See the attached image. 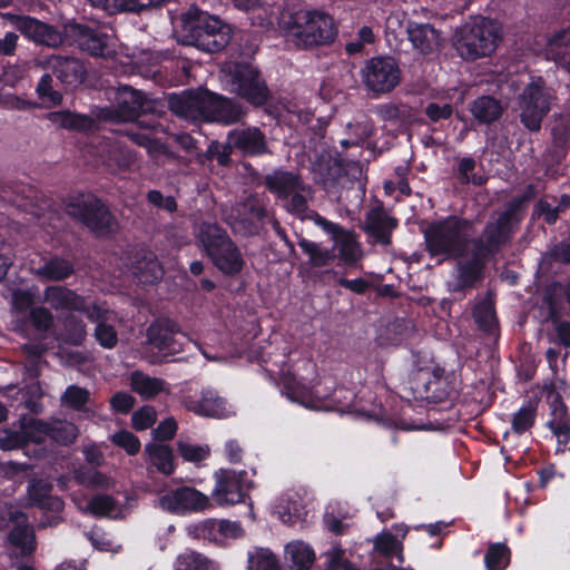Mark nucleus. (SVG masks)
<instances>
[{"label":"nucleus","instance_id":"nucleus-1","mask_svg":"<svg viewBox=\"0 0 570 570\" xmlns=\"http://www.w3.org/2000/svg\"><path fill=\"white\" fill-rule=\"evenodd\" d=\"M278 26L291 41L305 49L332 43L337 35L333 18L316 9H285Z\"/></svg>","mask_w":570,"mask_h":570},{"label":"nucleus","instance_id":"nucleus-2","mask_svg":"<svg viewBox=\"0 0 570 570\" xmlns=\"http://www.w3.org/2000/svg\"><path fill=\"white\" fill-rule=\"evenodd\" d=\"M510 224L511 214L503 212L494 222H490L487 225L482 237L479 240H473L471 258L460 263L456 281L449 283L451 291L459 292L474 285L480 278L485 257L507 239Z\"/></svg>","mask_w":570,"mask_h":570},{"label":"nucleus","instance_id":"nucleus-3","mask_svg":"<svg viewBox=\"0 0 570 570\" xmlns=\"http://www.w3.org/2000/svg\"><path fill=\"white\" fill-rule=\"evenodd\" d=\"M474 235L473 224L459 217H448L433 223L424 230L428 252L442 261L462 258Z\"/></svg>","mask_w":570,"mask_h":570},{"label":"nucleus","instance_id":"nucleus-4","mask_svg":"<svg viewBox=\"0 0 570 570\" xmlns=\"http://www.w3.org/2000/svg\"><path fill=\"white\" fill-rule=\"evenodd\" d=\"M501 39V27L497 21L478 18L456 29L453 46L461 58L474 61L491 56Z\"/></svg>","mask_w":570,"mask_h":570},{"label":"nucleus","instance_id":"nucleus-5","mask_svg":"<svg viewBox=\"0 0 570 570\" xmlns=\"http://www.w3.org/2000/svg\"><path fill=\"white\" fill-rule=\"evenodd\" d=\"M186 42L206 52L224 49L230 41L232 30L216 16L195 7L181 16Z\"/></svg>","mask_w":570,"mask_h":570},{"label":"nucleus","instance_id":"nucleus-6","mask_svg":"<svg viewBox=\"0 0 570 570\" xmlns=\"http://www.w3.org/2000/svg\"><path fill=\"white\" fill-rule=\"evenodd\" d=\"M197 238L213 264L226 275L238 274L244 266V258L237 246L224 229L215 223H203Z\"/></svg>","mask_w":570,"mask_h":570},{"label":"nucleus","instance_id":"nucleus-7","mask_svg":"<svg viewBox=\"0 0 570 570\" xmlns=\"http://www.w3.org/2000/svg\"><path fill=\"white\" fill-rule=\"evenodd\" d=\"M554 100L553 90L541 78L529 82L518 98L522 125L531 131L539 130Z\"/></svg>","mask_w":570,"mask_h":570},{"label":"nucleus","instance_id":"nucleus-8","mask_svg":"<svg viewBox=\"0 0 570 570\" xmlns=\"http://www.w3.org/2000/svg\"><path fill=\"white\" fill-rule=\"evenodd\" d=\"M222 73L230 91L242 96L248 102L261 106L267 100V88L253 66L228 62L222 68Z\"/></svg>","mask_w":570,"mask_h":570},{"label":"nucleus","instance_id":"nucleus-9","mask_svg":"<svg viewBox=\"0 0 570 570\" xmlns=\"http://www.w3.org/2000/svg\"><path fill=\"white\" fill-rule=\"evenodd\" d=\"M68 213L97 235H107L117 228V222L107 207L92 195L75 197L67 206Z\"/></svg>","mask_w":570,"mask_h":570},{"label":"nucleus","instance_id":"nucleus-10","mask_svg":"<svg viewBox=\"0 0 570 570\" xmlns=\"http://www.w3.org/2000/svg\"><path fill=\"white\" fill-rule=\"evenodd\" d=\"M363 80L371 91L386 94L392 91L400 83L401 70L393 58H372L363 69Z\"/></svg>","mask_w":570,"mask_h":570},{"label":"nucleus","instance_id":"nucleus-11","mask_svg":"<svg viewBox=\"0 0 570 570\" xmlns=\"http://www.w3.org/2000/svg\"><path fill=\"white\" fill-rule=\"evenodd\" d=\"M246 472L230 469H219L215 472V487L212 493L215 502L220 505H234L245 501L247 485Z\"/></svg>","mask_w":570,"mask_h":570},{"label":"nucleus","instance_id":"nucleus-12","mask_svg":"<svg viewBox=\"0 0 570 570\" xmlns=\"http://www.w3.org/2000/svg\"><path fill=\"white\" fill-rule=\"evenodd\" d=\"M184 406L196 415L226 419L235 414L234 407L213 389H203L199 394L186 395Z\"/></svg>","mask_w":570,"mask_h":570},{"label":"nucleus","instance_id":"nucleus-13","mask_svg":"<svg viewBox=\"0 0 570 570\" xmlns=\"http://www.w3.org/2000/svg\"><path fill=\"white\" fill-rule=\"evenodd\" d=\"M158 505L168 512L184 514L198 512L210 505L209 498L199 490L181 487L170 491L158 499Z\"/></svg>","mask_w":570,"mask_h":570},{"label":"nucleus","instance_id":"nucleus-14","mask_svg":"<svg viewBox=\"0 0 570 570\" xmlns=\"http://www.w3.org/2000/svg\"><path fill=\"white\" fill-rule=\"evenodd\" d=\"M313 219L318 227L332 236L338 257L345 264L353 265L362 258L361 246L352 232L344 229L318 214H313Z\"/></svg>","mask_w":570,"mask_h":570},{"label":"nucleus","instance_id":"nucleus-15","mask_svg":"<svg viewBox=\"0 0 570 570\" xmlns=\"http://www.w3.org/2000/svg\"><path fill=\"white\" fill-rule=\"evenodd\" d=\"M265 215L266 208L263 199L258 196H249L244 203L232 207L226 215V220L234 229L250 234L256 230Z\"/></svg>","mask_w":570,"mask_h":570},{"label":"nucleus","instance_id":"nucleus-16","mask_svg":"<svg viewBox=\"0 0 570 570\" xmlns=\"http://www.w3.org/2000/svg\"><path fill=\"white\" fill-rule=\"evenodd\" d=\"M150 109V102L144 97L140 91L135 90L129 86H122L116 94V107L106 115V118L118 121L135 120L140 112H146Z\"/></svg>","mask_w":570,"mask_h":570},{"label":"nucleus","instance_id":"nucleus-17","mask_svg":"<svg viewBox=\"0 0 570 570\" xmlns=\"http://www.w3.org/2000/svg\"><path fill=\"white\" fill-rule=\"evenodd\" d=\"M445 380L436 371L429 368L417 370L411 381L410 389L416 400L442 401L448 392L444 389Z\"/></svg>","mask_w":570,"mask_h":570},{"label":"nucleus","instance_id":"nucleus-18","mask_svg":"<svg viewBox=\"0 0 570 570\" xmlns=\"http://www.w3.org/2000/svg\"><path fill=\"white\" fill-rule=\"evenodd\" d=\"M43 301L56 311H76L87 315L89 308L95 305L86 297L63 286H48L43 293Z\"/></svg>","mask_w":570,"mask_h":570},{"label":"nucleus","instance_id":"nucleus-19","mask_svg":"<svg viewBox=\"0 0 570 570\" xmlns=\"http://www.w3.org/2000/svg\"><path fill=\"white\" fill-rule=\"evenodd\" d=\"M308 492L304 488L286 490L275 505V512L284 523H295L307 514Z\"/></svg>","mask_w":570,"mask_h":570},{"label":"nucleus","instance_id":"nucleus-20","mask_svg":"<svg viewBox=\"0 0 570 570\" xmlns=\"http://www.w3.org/2000/svg\"><path fill=\"white\" fill-rule=\"evenodd\" d=\"M203 104V121L230 124L237 121L243 115L242 109L232 100L206 90H204Z\"/></svg>","mask_w":570,"mask_h":570},{"label":"nucleus","instance_id":"nucleus-21","mask_svg":"<svg viewBox=\"0 0 570 570\" xmlns=\"http://www.w3.org/2000/svg\"><path fill=\"white\" fill-rule=\"evenodd\" d=\"M86 316L97 324L94 336L98 344L104 348H114L118 343V335L109 322L115 318V314L104 305L95 304Z\"/></svg>","mask_w":570,"mask_h":570},{"label":"nucleus","instance_id":"nucleus-22","mask_svg":"<svg viewBox=\"0 0 570 570\" xmlns=\"http://www.w3.org/2000/svg\"><path fill=\"white\" fill-rule=\"evenodd\" d=\"M178 333L179 327L174 321L169 318L157 320L147 330L148 343L161 352L177 353L180 351L176 341Z\"/></svg>","mask_w":570,"mask_h":570},{"label":"nucleus","instance_id":"nucleus-23","mask_svg":"<svg viewBox=\"0 0 570 570\" xmlns=\"http://www.w3.org/2000/svg\"><path fill=\"white\" fill-rule=\"evenodd\" d=\"M204 90L185 91L168 98L169 109L180 118L190 121H203Z\"/></svg>","mask_w":570,"mask_h":570},{"label":"nucleus","instance_id":"nucleus-24","mask_svg":"<svg viewBox=\"0 0 570 570\" xmlns=\"http://www.w3.org/2000/svg\"><path fill=\"white\" fill-rule=\"evenodd\" d=\"M228 147L244 155H262L267 150L265 135L255 127L235 129L228 134Z\"/></svg>","mask_w":570,"mask_h":570},{"label":"nucleus","instance_id":"nucleus-25","mask_svg":"<svg viewBox=\"0 0 570 570\" xmlns=\"http://www.w3.org/2000/svg\"><path fill=\"white\" fill-rule=\"evenodd\" d=\"M407 38L413 48L422 55H430L441 46V35L429 23L409 22Z\"/></svg>","mask_w":570,"mask_h":570},{"label":"nucleus","instance_id":"nucleus-26","mask_svg":"<svg viewBox=\"0 0 570 570\" xmlns=\"http://www.w3.org/2000/svg\"><path fill=\"white\" fill-rule=\"evenodd\" d=\"M76 41L83 51L91 56L108 58L114 53L108 35L85 26L76 28Z\"/></svg>","mask_w":570,"mask_h":570},{"label":"nucleus","instance_id":"nucleus-27","mask_svg":"<svg viewBox=\"0 0 570 570\" xmlns=\"http://www.w3.org/2000/svg\"><path fill=\"white\" fill-rule=\"evenodd\" d=\"M49 65L60 82L69 87L80 85L86 75L83 65L75 58L55 56L50 58Z\"/></svg>","mask_w":570,"mask_h":570},{"label":"nucleus","instance_id":"nucleus-28","mask_svg":"<svg viewBox=\"0 0 570 570\" xmlns=\"http://www.w3.org/2000/svg\"><path fill=\"white\" fill-rule=\"evenodd\" d=\"M396 226V220L391 217L383 208H372L365 219V230L377 242L387 245L390 234Z\"/></svg>","mask_w":570,"mask_h":570},{"label":"nucleus","instance_id":"nucleus-29","mask_svg":"<svg viewBox=\"0 0 570 570\" xmlns=\"http://www.w3.org/2000/svg\"><path fill=\"white\" fill-rule=\"evenodd\" d=\"M303 183L298 175L281 169L265 176L267 189L281 199L288 198Z\"/></svg>","mask_w":570,"mask_h":570},{"label":"nucleus","instance_id":"nucleus-30","mask_svg":"<svg viewBox=\"0 0 570 570\" xmlns=\"http://www.w3.org/2000/svg\"><path fill=\"white\" fill-rule=\"evenodd\" d=\"M130 387L145 400L154 399L161 393L169 394L170 392L167 382L139 371L130 374Z\"/></svg>","mask_w":570,"mask_h":570},{"label":"nucleus","instance_id":"nucleus-31","mask_svg":"<svg viewBox=\"0 0 570 570\" xmlns=\"http://www.w3.org/2000/svg\"><path fill=\"white\" fill-rule=\"evenodd\" d=\"M51 484L43 480H32L28 487L29 501L42 510L60 512L63 502L60 498L50 494Z\"/></svg>","mask_w":570,"mask_h":570},{"label":"nucleus","instance_id":"nucleus-32","mask_svg":"<svg viewBox=\"0 0 570 570\" xmlns=\"http://www.w3.org/2000/svg\"><path fill=\"white\" fill-rule=\"evenodd\" d=\"M20 519L17 525L10 530L8 541L20 556H29L36 550L35 533L26 518L21 515Z\"/></svg>","mask_w":570,"mask_h":570},{"label":"nucleus","instance_id":"nucleus-33","mask_svg":"<svg viewBox=\"0 0 570 570\" xmlns=\"http://www.w3.org/2000/svg\"><path fill=\"white\" fill-rule=\"evenodd\" d=\"M544 55L560 67L567 63L570 59V28L560 30L547 39Z\"/></svg>","mask_w":570,"mask_h":570},{"label":"nucleus","instance_id":"nucleus-34","mask_svg":"<svg viewBox=\"0 0 570 570\" xmlns=\"http://www.w3.org/2000/svg\"><path fill=\"white\" fill-rule=\"evenodd\" d=\"M284 557L292 570H309L315 560L313 549L303 541L289 542L285 547Z\"/></svg>","mask_w":570,"mask_h":570},{"label":"nucleus","instance_id":"nucleus-35","mask_svg":"<svg viewBox=\"0 0 570 570\" xmlns=\"http://www.w3.org/2000/svg\"><path fill=\"white\" fill-rule=\"evenodd\" d=\"M175 570H220L219 564L195 550L180 552L174 562Z\"/></svg>","mask_w":570,"mask_h":570},{"label":"nucleus","instance_id":"nucleus-36","mask_svg":"<svg viewBox=\"0 0 570 570\" xmlns=\"http://www.w3.org/2000/svg\"><path fill=\"white\" fill-rule=\"evenodd\" d=\"M75 268L71 262L61 257H51L35 269V275L46 281H63L72 275Z\"/></svg>","mask_w":570,"mask_h":570},{"label":"nucleus","instance_id":"nucleus-37","mask_svg":"<svg viewBox=\"0 0 570 570\" xmlns=\"http://www.w3.org/2000/svg\"><path fill=\"white\" fill-rule=\"evenodd\" d=\"M73 502L81 512L96 517L116 518L120 512L118 504L109 495H95L86 504L77 501V498L73 497Z\"/></svg>","mask_w":570,"mask_h":570},{"label":"nucleus","instance_id":"nucleus-38","mask_svg":"<svg viewBox=\"0 0 570 570\" xmlns=\"http://www.w3.org/2000/svg\"><path fill=\"white\" fill-rule=\"evenodd\" d=\"M149 462L161 473L169 475L175 471L173 451L168 445L151 443L145 449Z\"/></svg>","mask_w":570,"mask_h":570},{"label":"nucleus","instance_id":"nucleus-39","mask_svg":"<svg viewBox=\"0 0 570 570\" xmlns=\"http://www.w3.org/2000/svg\"><path fill=\"white\" fill-rule=\"evenodd\" d=\"M503 108L499 100L483 96L473 101L471 112L475 119L483 124H490L501 116Z\"/></svg>","mask_w":570,"mask_h":570},{"label":"nucleus","instance_id":"nucleus-40","mask_svg":"<svg viewBox=\"0 0 570 570\" xmlns=\"http://www.w3.org/2000/svg\"><path fill=\"white\" fill-rule=\"evenodd\" d=\"M134 274L142 283H154L163 277V268L151 253H147L137 258Z\"/></svg>","mask_w":570,"mask_h":570},{"label":"nucleus","instance_id":"nucleus-41","mask_svg":"<svg viewBox=\"0 0 570 570\" xmlns=\"http://www.w3.org/2000/svg\"><path fill=\"white\" fill-rule=\"evenodd\" d=\"M48 119L58 128L75 130L88 129L92 124L91 119L87 116L73 114L68 110L50 112Z\"/></svg>","mask_w":570,"mask_h":570},{"label":"nucleus","instance_id":"nucleus-42","mask_svg":"<svg viewBox=\"0 0 570 570\" xmlns=\"http://www.w3.org/2000/svg\"><path fill=\"white\" fill-rule=\"evenodd\" d=\"M130 138L139 146L146 148L148 155L155 159V161L165 164L175 159V154L169 148L156 140L150 139L142 134H131Z\"/></svg>","mask_w":570,"mask_h":570},{"label":"nucleus","instance_id":"nucleus-43","mask_svg":"<svg viewBox=\"0 0 570 570\" xmlns=\"http://www.w3.org/2000/svg\"><path fill=\"white\" fill-rule=\"evenodd\" d=\"M102 164L110 168H128L136 161V156L128 149H124L118 145L102 148Z\"/></svg>","mask_w":570,"mask_h":570},{"label":"nucleus","instance_id":"nucleus-44","mask_svg":"<svg viewBox=\"0 0 570 570\" xmlns=\"http://www.w3.org/2000/svg\"><path fill=\"white\" fill-rule=\"evenodd\" d=\"M374 549L384 558L396 557L400 563H403V544L390 532H382L374 540Z\"/></svg>","mask_w":570,"mask_h":570},{"label":"nucleus","instance_id":"nucleus-45","mask_svg":"<svg viewBox=\"0 0 570 570\" xmlns=\"http://www.w3.org/2000/svg\"><path fill=\"white\" fill-rule=\"evenodd\" d=\"M50 440L62 445L73 443L78 436V428L68 421L52 419L49 420Z\"/></svg>","mask_w":570,"mask_h":570},{"label":"nucleus","instance_id":"nucleus-46","mask_svg":"<svg viewBox=\"0 0 570 570\" xmlns=\"http://www.w3.org/2000/svg\"><path fill=\"white\" fill-rule=\"evenodd\" d=\"M26 28L35 41L39 43L56 46L60 42V35L49 24L38 20H28Z\"/></svg>","mask_w":570,"mask_h":570},{"label":"nucleus","instance_id":"nucleus-47","mask_svg":"<svg viewBox=\"0 0 570 570\" xmlns=\"http://www.w3.org/2000/svg\"><path fill=\"white\" fill-rule=\"evenodd\" d=\"M312 198V189L304 183L289 195L285 208L287 212L298 216L305 217V213L308 209V202Z\"/></svg>","mask_w":570,"mask_h":570},{"label":"nucleus","instance_id":"nucleus-48","mask_svg":"<svg viewBox=\"0 0 570 570\" xmlns=\"http://www.w3.org/2000/svg\"><path fill=\"white\" fill-rule=\"evenodd\" d=\"M26 442H32L37 444L45 443L50 440V425L49 421H42L38 419H30L22 423Z\"/></svg>","mask_w":570,"mask_h":570},{"label":"nucleus","instance_id":"nucleus-49","mask_svg":"<svg viewBox=\"0 0 570 570\" xmlns=\"http://www.w3.org/2000/svg\"><path fill=\"white\" fill-rule=\"evenodd\" d=\"M248 570H281L277 557L269 550L259 548L248 554Z\"/></svg>","mask_w":570,"mask_h":570},{"label":"nucleus","instance_id":"nucleus-50","mask_svg":"<svg viewBox=\"0 0 570 570\" xmlns=\"http://www.w3.org/2000/svg\"><path fill=\"white\" fill-rule=\"evenodd\" d=\"M89 400V391L78 385H70L61 396L62 405L76 411H87Z\"/></svg>","mask_w":570,"mask_h":570},{"label":"nucleus","instance_id":"nucleus-51","mask_svg":"<svg viewBox=\"0 0 570 570\" xmlns=\"http://www.w3.org/2000/svg\"><path fill=\"white\" fill-rule=\"evenodd\" d=\"M177 450L185 461L193 463L202 462L210 454L209 445L195 444L183 440L177 442Z\"/></svg>","mask_w":570,"mask_h":570},{"label":"nucleus","instance_id":"nucleus-52","mask_svg":"<svg viewBox=\"0 0 570 570\" xmlns=\"http://www.w3.org/2000/svg\"><path fill=\"white\" fill-rule=\"evenodd\" d=\"M373 128L372 121L366 117H362L360 120L348 125L350 138L342 140V145L347 147L364 141L372 135Z\"/></svg>","mask_w":570,"mask_h":570},{"label":"nucleus","instance_id":"nucleus-53","mask_svg":"<svg viewBox=\"0 0 570 570\" xmlns=\"http://www.w3.org/2000/svg\"><path fill=\"white\" fill-rule=\"evenodd\" d=\"M537 416V405L529 402L527 405L519 409L512 419V430L515 433H523L528 431L534 423Z\"/></svg>","mask_w":570,"mask_h":570},{"label":"nucleus","instance_id":"nucleus-54","mask_svg":"<svg viewBox=\"0 0 570 570\" xmlns=\"http://www.w3.org/2000/svg\"><path fill=\"white\" fill-rule=\"evenodd\" d=\"M484 562L488 570H503L509 563L508 548L500 543L490 546Z\"/></svg>","mask_w":570,"mask_h":570},{"label":"nucleus","instance_id":"nucleus-55","mask_svg":"<svg viewBox=\"0 0 570 570\" xmlns=\"http://www.w3.org/2000/svg\"><path fill=\"white\" fill-rule=\"evenodd\" d=\"M473 316L481 330L485 332H491L495 327V313L490 301H482L481 303H479L475 306Z\"/></svg>","mask_w":570,"mask_h":570},{"label":"nucleus","instance_id":"nucleus-56","mask_svg":"<svg viewBox=\"0 0 570 570\" xmlns=\"http://www.w3.org/2000/svg\"><path fill=\"white\" fill-rule=\"evenodd\" d=\"M22 351L26 356V371L31 379H35L39 375L41 356L45 350L39 344H26Z\"/></svg>","mask_w":570,"mask_h":570},{"label":"nucleus","instance_id":"nucleus-57","mask_svg":"<svg viewBox=\"0 0 570 570\" xmlns=\"http://www.w3.org/2000/svg\"><path fill=\"white\" fill-rule=\"evenodd\" d=\"M298 245L309 256L311 263L315 266L327 265L333 257L330 250H324L316 243L307 239H301Z\"/></svg>","mask_w":570,"mask_h":570},{"label":"nucleus","instance_id":"nucleus-58","mask_svg":"<svg viewBox=\"0 0 570 570\" xmlns=\"http://www.w3.org/2000/svg\"><path fill=\"white\" fill-rule=\"evenodd\" d=\"M166 0H114V12H139L151 7L160 6Z\"/></svg>","mask_w":570,"mask_h":570},{"label":"nucleus","instance_id":"nucleus-59","mask_svg":"<svg viewBox=\"0 0 570 570\" xmlns=\"http://www.w3.org/2000/svg\"><path fill=\"white\" fill-rule=\"evenodd\" d=\"M88 539L90 540L91 544L100 551H108L112 553H117L121 546L117 544L114 540H111L107 533H105L100 529H92L88 533Z\"/></svg>","mask_w":570,"mask_h":570},{"label":"nucleus","instance_id":"nucleus-60","mask_svg":"<svg viewBox=\"0 0 570 570\" xmlns=\"http://www.w3.org/2000/svg\"><path fill=\"white\" fill-rule=\"evenodd\" d=\"M111 441L124 449L129 455H134L140 450V442L131 432L121 430L111 436Z\"/></svg>","mask_w":570,"mask_h":570},{"label":"nucleus","instance_id":"nucleus-61","mask_svg":"<svg viewBox=\"0 0 570 570\" xmlns=\"http://www.w3.org/2000/svg\"><path fill=\"white\" fill-rule=\"evenodd\" d=\"M218 523V520H205L193 528H189V533L202 539H207L209 541L219 542L222 541V535L218 532L216 527H212V524Z\"/></svg>","mask_w":570,"mask_h":570},{"label":"nucleus","instance_id":"nucleus-62","mask_svg":"<svg viewBox=\"0 0 570 570\" xmlns=\"http://www.w3.org/2000/svg\"><path fill=\"white\" fill-rule=\"evenodd\" d=\"M156 410L150 405H146L132 414V426L138 431H142L150 428L156 422Z\"/></svg>","mask_w":570,"mask_h":570},{"label":"nucleus","instance_id":"nucleus-63","mask_svg":"<svg viewBox=\"0 0 570 570\" xmlns=\"http://www.w3.org/2000/svg\"><path fill=\"white\" fill-rule=\"evenodd\" d=\"M65 330L67 333V340L75 345L80 344L87 334L86 325L82 321L77 320L71 316L68 317L65 322Z\"/></svg>","mask_w":570,"mask_h":570},{"label":"nucleus","instance_id":"nucleus-64","mask_svg":"<svg viewBox=\"0 0 570 570\" xmlns=\"http://www.w3.org/2000/svg\"><path fill=\"white\" fill-rule=\"evenodd\" d=\"M27 444L23 428L19 431H4L0 436V449L3 451H12L20 449Z\"/></svg>","mask_w":570,"mask_h":570}]
</instances>
